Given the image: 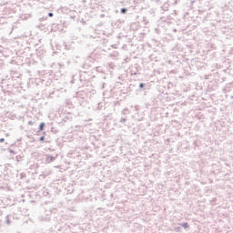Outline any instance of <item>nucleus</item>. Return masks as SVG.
<instances>
[{"label":"nucleus","mask_w":233,"mask_h":233,"mask_svg":"<svg viewBox=\"0 0 233 233\" xmlns=\"http://www.w3.org/2000/svg\"><path fill=\"white\" fill-rule=\"evenodd\" d=\"M1 86L2 88H6V90H14V88H19L21 84L14 77L6 76L1 80Z\"/></svg>","instance_id":"nucleus-1"},{"label":"nucleus","mask_w":233,"mask_h":233,"mask_svg":"<svg viewBox=\"0 0 233 233\" xmlns=\"http://www.w3.org/2000/svg\"><path fill=\"white\" fill-rule=\"evenodd\" d=\"M8 10H5V13L0 15V25H5V23H8V19L14 17V10H11L9 14H6Z\"/></svg>","instance_id":"nucleus-2"},{"label":"nucleus","mask_w":233,"mask_h":233,"mask_svg":"<svg viewBox=\"0 0 233 233\" xmlns=\"http://www.w3.org/2000/svg\"><path fill=\"white\" fill-rule=\"evenodd\" d=\"M71 83H83L84 85H86V83H88V79L85 78V75H74Z\"/></svg>","instance_id":"nucleus-3"},{"label":"nucleus","mask_w":233,"mask_h":233,"mask_svg":"<svg viewBox=\"0 0 233 233\" xmlns=\"http://www.w3.org/2000/svg\"><path fill=\"white\" fill-rule=\"evenodd\" d=\"M76 96L77 99H83L84 101H86V99H88V89L78 91L76 92Z\"/></svg>","instance_id":"nucleus-4"},{"label":"nucleus","mask_w":233,"mask_h":233,"mask_svg":"<svg viewBox=\"0 0 233 233\" xmlns=\"http://www.w3.org/2000/svg\"><path fill=\"white\" fill-rule=\"evenodd\" d=\"M9 77H13L15 81H18V83L21 85V73L12 70L11 74L9 75Z\"/></svg>","instance_id":"nucleus-5"},{"label":"nucleus","mask_w":233,"mask_h":233,"mask_svg":"<svg viewBox=\"0 0 233 233\" xmlns=\"http://www.w3.org/2000/svg\"><path fill=\"white\" fill-rule=\"evenodd\" d=\"M12 221H14V216L13 215H7L5 217V225H12Z\"/></svg>","instance_id":"nucleus-6"},{"label":"nucleus","mask_w":233,"mask_h":233,"mask_svg":"<svg viewBox=\"0 0 233 233\" xmlns=\"http://www.w3.org/2000/svg\"><path fill=\"white\" fill-rule=\"evenodd\" d=\"M54 161H56V157H53L51 155H46V163H54Z\"/></svg>","instance_id":"nucleus-7"},{"label":"nucleus","mask_w":233,"mask_h":233,"mask_svg":"<svg viewBox=\"0 0 233 233\" xmlns=\"http://www.w3.org/2000/svg\"><path fill=\"white\" fill-rule=\"evenodd\" d=\"M94 61H96L92 56H87L86 60V65H88L90 66L91 65H94Z\"/></svg>","instance_id":"nucleus-8"},{"label":"nucleus","mask_w":233,"mask_h":233,"mask_svg":"<svg viewBox=\"0 0 233 233\" xmlns=\"http://www.w3.org/2000/svg\"><path fill=\"white\" fill-rule=\"evenodd\" d=\"M29 17H30V14H22V15H20V18L23 21H26V19H29Z\"/></svg>","instance_id":"nucleus-9"},{"label":"nucleus","mask_w":233,"mask_h":233,"mask_svg":"<svg viewBox=\"0 0 233 233\" xmlns=\"http://www.w3.org/2000/svg\"><path fill=\"white\" fill-rule=\"evenodd\" d=\"M121 114H122V116H128V114H130V110H129L127 107H126V108H124V109L121 111Z\"/></svg>","instance_id":"nucleus-10"},{"label":"nucleus","mask_w":233,"mask_h":233,"mask_svg":"<svg viewBox=\"0 0 233 233\" xmlns=\"http://www.w3.org/2000/svg\"><path fill=\"white\" fill-rule=\"evenodd\" d=\"M45 127H46V124L45 122L40 123L38 132H43V130H45Z\"/></svg>","instance_id":"nucleus-11"},{"label":"nucleus","mask_w":233,"mask_h":233,"mask_svg":"<svg viewBox=\"0 0 233 233\" xmlns=\"http://www.w3.org/2000/svg\"><path fill=\"white\" fill-rule=\"evenodd\" d=\"M127 120H128V116L121 117L119 120V123H121L122 125H125V123H127Z\"/></svg>","instance_id":"nucleus-12"},{"label":"nucleus","mask_w":233,"mask_h":233,"mask_svg":"<svg viewBox=\"0 0 233 233\" xmlns=\"http://www.w3.org/2000/svg\"><path fill=\"white\" fill-rule=\"evenodd\" d=\"M138 88H140L141 90H147V84L140 83Z\"/></svg>","instance_id":"nucleus-13"},{"label":"nucleus","mask_w":233,"mask_h":233,"mask_svg":"<svg viewBox=\"0 0 233 233\" xmlns=\"http://www.w3.org/2000/svg\"><path fill=\"white\" fill-rule=\"evenodd\" d=\"M180 227H183V228H190L188 222L180 223Z\"/></svg>","instance_id":"nucleus-14"},{"label":"nucleus","mask_w":233,"mask_h":233,"mask_svg":"<svg viewBox=\"0 0 233 233\" xmlns=\"http://www.w3.org/2000/svg\"><path fill=\"white\" fill-rule=\"evenodd\" d=\"M128 12V9L127 7H123L120 9V14H127Z\"/></svg>","instance_id":"nucleus-15"},{"label":"nucleus","mask_w":233,"mask_h":233,"mask_svg":"<svg viewBox=\"0 0 233 233\" xmlns=\"http://www.w3.org/2000/svg\"><path fill=\"white\" fill-rule=\"evenodd\" d=\"M76 132H81V130H83V128L81 127V126H76Z\"/></svg>","instance_id":"nucleus-16"},{"label":"nucleus","mask_w":233,"mask_h":233,"mask_svg":"<svg viewBox=\"0 0 233 233\" xmlns=\"http://www.w3.org/2000/svg\"><path fill=\"white\" fill-rule=\"evenodd\" d=\"M41 221H50V218H42Z\"/></svg>","instance_id":"nucleus-17"},{"label":"nucleus","mask_w":233,"mask_h":233,"mask_svg":"<svg viewBox=\"0 0 233 233\" xmlns=\"http://www.w3.org/2000/svg\"><path fill=\"white\" fill-rule=\"evenodd\" d=\"M176 232H181V227L175 228Z\"/></svg>","instance_id":"nucleus-18"},{"label":"nucleus","mask_w":233,"mask_h":233,"mask_svg":"<svg viewBox=\"0 0 233 233\" xmlns=\"http://www.w3.org/2000/svg\"><path fill=\"white\" fill-rule=\"evenodd\" d=\"M38 141H41V142L45 141V136L40 137Z\"/></svg>","instance_id":"nucleus-19"},{"label":"nucleus","mask_w":233,"mask_h":233,"mask_svg":"<svg viewBox=\"0 0 233 233\" xmlns=\"http://www.w3.org/2000/svg\"><path fill=\"white\" fill-rule=\"evenodd\" d=\"M48 17H54V13H48Z\"/></svg>","instance_id":"nucleus-20"},{"label":"nucleus","mask_w":233,"mask_h":233,"mask_svg":"<svg viewBox=\"0 0 233 233\" xmlns=\"http://www.w3.org/2000/svg\"><path fill=\"white\" fill-rule=\"evenodd\" d=\"M10 154H15V151L13 149H9Z\"/></svg>","instance_id":"nucleus-21"},{"label":"nucleus","mask_w":233,"mask_h":233,"mask_svg":"<svg viewBox=\"0 0 233 233\" xmlns=\"http://www.w3.org/2000/svg\"><path fill=\"white\" fill-rule=\"evenodd\" d=\"M28 125H30V127H32L34 125V121H29Z\"/></svg>","instance_id":"nucleus-22"},{"label":"nucleus","mask_w":233,"mask_h":233,"mask_svg":"<svg viewBox=\"0 0 233 233\" xmlns=\"http://www.w3.org/2000/svg\"><path fill=\"white\" fill-rule=\"evenodd\" d=\"M46 19H48V17H42V18H40V21H45V20H46Z\"/></svg>","instance_id":"nucleus-23"},{"label":"nucleus","mask_w":233,"mask_h":233,"mask_svg":"<svg viewBox=\"0 0 233 233\" xmlns=\"http://www.w3.org/2000/svg\"><path fill=\"white\" fill-rule=\"evenodd\" d=\"M44 196H48V191H44Z\"/></svg>","instance_id":"nucleus-24"},{"label":"nucleus","mask_w":233,"mask_h":233,"mask_svg":"<svg viewBox=\"0 0 233 233\" xmlns=\"http://www.w3.org/2000/svg\"><path fill=\"white\" fill-rule=\"evenodd\" d=\"M0 143H5V138H0Z\"/></svg>","instance_id":"nucleus-25"},{"label":"nucleus","mask_w":233,"mask_h":233,"mask_svg":"<svg viewBox=\"0 0 233 233\" xmlns=\"http://www.w3.org/2000/svg\"><path fill=\"white\" fill-rule=\"evenodd\" d=\"M137 72L132 73V76H137Z\"/></svg>","instance_id":"nucleus-26"},{"label":"nucleus","mask_w":233,"mask_h":233,"mask_svg":"<svg viewBox=\"0 0 233 233\" xmlns=\"http://www.w3.org/2000/svg\"><path fill=\"white\" fill-rule=\"evenodd\" d=\"M2 225H3V224H2L1 221H0V228H1Z\"/></svg>","instance_id":"nucleus-27"},{"label":"nucleus","mask_w":233,"mask_h":233,"mask_svg":"<svg viewBox=\"0 0 233 233\" xmlns=\"http://www.w3.org/2000/svg\"><path fill=\"white\" fill-rule=\"evenodd\" d=\"M231 99H233V96H231Z\"/></svg>","instance_id":"nucleus-28"},{"label":"nucleus","mask_w":233,"mask_h":233,"mask_svg":"<svg viewBox=\"0 0 233 233\" xmlns=\"http://www.w3.org/2000/svg\"><path fill=\"white\" fill-rule=\"evenodd\" d=\"M17 159V161H19V158H16Z\"/></svg>","instance_id":"nucleus-29"}]
</instances>
